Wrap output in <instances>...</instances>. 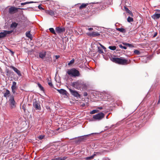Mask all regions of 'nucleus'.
Listing matches in <instances>:
<instances>
[{
  "label": "nucleus",
  "mask_w": 160,
  "mask_h": 160,
  "mask_svg": "<svg viewBox=\"0 0 160 160\" xmlns=\"http://www.w3.org/2000/svg\"><path fill=\"white\" fill-rule=\"evenodd\" d=\"M112 61L116 63L126 65L130 63V60L129 61L127 59L121 58H112Z\"/></svg>",
  "instance_id": "1"
},
{
  "label": "nucleus",
  "mask_w": 160,
  "mask_h": 160,
  "mask_svg": "<svg viewBox=\"0 0 160 160\" xmlns=\"http://www.w3.org/2000/svg\"><path fill=\"white\" fill-rule=\"evenodd\" d=\"M56 90L62 97L65 98H69V94L66 90L62 89Z\"/></svg>",
  "instance_id": "2"
},
{
  "label": "nucleus",
  "mask_w": 160,
  "mask_h": 160,
  "mask_svg": "<svg viewBox=\"0 0 160 160\" xmlns=\"http://www.w3.org/2000/svg\"><path fill=\"white\" fill-rule=\"evenodd\" d=\"M105 116V114L102 112H99L93 116V118L94 120L100 121Z\"/></svg>",
  "instance_id": "3"
},
{
  "label": "nucleus",
  "mask_w": 160,
  "mask_h": 160,
  "mask_svg": "<svg viewBox=\"0 0 160 160\" xmlns=\"http://www.w3.org/2000/svg\"><path fill=\"white\" fill-rule=\"evenodd\" d=\"M80 76L79 71L75 68L71 69V76L73 77H78Z\"/></svg>",
  "instance_id": "4"
},
{
  "label": "nucleus",
  "mask_w": 160,
  "mask_h": 160,
  "mask_svg": "<svg viewBox=\"0 0 160 160\" xmlns=\"http://www.w3.org/2000/svg\"><path fill=\"white\" fill-rule=\"evenodd\" d=\"M8 102L11 108L12 109L15 108L16 102L14 100V97L13 96H11L10 97Z\"/></svg>",
  "instance_id": "5"
},
{
  "label": "nucleus",
  "mask_w": 160,
  "mask_h": 160,
  "mask_svg": "<svg viewBox=\"0 0 160 160\" xmlns=\"http://www.w3.org/2000/svg\"><path fill=\"white\" fill-rule=\"evenodd\" d=\"M81 83H82L81 80H78L72 83V85L75 88L78 89H80V88Z\"/></svg>",
  "instance_id": "6"
},
{
  "label": "nucleus",
  "mask_w": 160,
  "mask_h": 160,
  "mask_svg": "<svg viewBox=\"0 0 160 160\" xmlns=\"http://www.w3.org/2000/svg\"><path fill=\"white\" fill-rule=\"evenodd\" d=\"M12 32L11 31H3L0 32V38L4 37L7 35L9 34Z\"/></svg>",
  "instance_id": "7"
},
{
  "label": "nucleus",
  "mask_w": 160,
  "mask_h": 160,
  "mask_svg": "<svg viewBox=\"0 0 160 160\" xmlns=\"http://www.w3.org/2000/svg\"><path fill=\"white\" fill-rule=\"evenodd\" d=\"M87 34L88 36L92 37L99 36L100 35V34L98 32H88L87 33Z\"/></svg>",
  "instance_id": "8"
},
{
  "label": "nucleus",
  "mask_w": 160,
  "mask_h": 160,
  "mask_svg": "<svg viewBox=\"0 0 160 160\" xmlns=\"http://www.w3.org/2000/svg\"><path fill=\"white\" fill-rule=\"evenodd\" d=\"M33 106L37 110H40L41 109L40 105L39 102L35 100L33 102Z\"/></svg>",
  "instance_id": "9"
},
{
  "label": "nucleus",
  "mask_w": 160,
  "mask_h": 160,
  "mask_svg": "<svg viewBox=\"0 0 160 160\" xmlns=\"http://www.w3.org/2000/svg\"><path fill=\"white\" fill-rule=\"evenodd\" d=\"M88 87V84L85 83L82 80V83H81V86L80 90H84L87 89Z\"/></svg>",
  "instance_id": "10"
},
{
  "label": "nucleus",
  "mask_w": 160,
  "mask_h": 160,
  "mask_svg": "<svg viewBox=\"0 0 160 160\" xmlns=\"http://www.w3.org/2000/svg\"><path fill=\"white\" fill-rule=\"evenodd\" d=\"M158 13L156 12L152 16V18L154 19H158L160 18V10H158Z\"/></svg>",
  "instance_id": "11"
},
{
  "label": "nucleus",
  "mask_w": 160,
  "mask_h": 160,
  "mask_svg": "<svg viewBox=\"0 0 160 160\" xmlns=\"http://www.w3.org/2000/svg\"><path fill=\"white\" fill-rule=\"evenodd\" d=\"M56 32L58 33H61L65 31L64 28L61 27H57L55 29Z\"/></svg>",
  "instance_id": "12"
},
{
  "label": "nucleus",
  "mask_w": 160,
  "mask_h": 160,
  "mask_svg": "<svg viewBox=\"0 0 160 160\" xmlns=\"http://www.w3.org/2000/svg\"><path fill=\"white\" fill-rule=\"evenodd\" d=\"M18 8L15 7H11L9 9V12L10 13H13L17 12Z\"/></svg>",
  "instance_id": "13"
},
{
  "label": "nucleus",
  "mask_w": 160,
  "mask_h": 160,
  "mask_svg": "<svg viewBox=\"0 0 160 160\" xmlns=\"http://www.w3.org/2000/svg\"><path fill=\"white\" fill-rule=\"evenodd\" d=\"M12 92L14 93L15 92V89L17 88L16 82H12V85L11 87Z\"/></svg>",
  "instance_id": "14"
},
{
  "label": "nucleus",
  "mask_w": 160,
  "mask_h": 160,
  "mask_svg": "<svg viewBox=\"0 0 160 160\" xmlns=\"http://www.w3.org/2000/svg\"><path fill=\"white\" fill-rule=\"evenodd\" d=\"M10 68H12L13 70L17 74L18 76H21L20 72L19 70L18 69L14 67L13 66H11Z\"/></svg>",
  "instance_id": "15"
},
{
  "label": "nucleus",
  "mask_w": 160,
  "mask_h": 160,
  "mask_svg": "<svg viewBox=\"0 0 160 160\" xmlns=\"http://www.w3.org/2000/svg\"><path fill=\"white\" fill-rule=\"evenodd\" d=\"M71 93H72V95L77 98H79L80 97V95L77 91L71 89Z\"/></svg>",
  "instance_id": "16"
},
{
  "label": "nucleus",
  "mask_w": 160,
  "mask_h": 160,
  "mask_svg": "<svg viewBox=\"0 0 160 160\" xmlns=\"http://www.w3.org/2000/svg\"><path fill=\"white\" fill-rule=\"evenodd\" d=\"M46 55V52H42L39 53V57L41 58H43L45 57Z\"/></svg>",
  "instance_id": "17"
},
{
  "label": "nucleus",
  "mask_w": 160,
  "mask_h": 160,
  "mask_svg": "<svg viewBox=\"0 0 160 160\" xmlns=\"http://www.w3.org/2000/svg\"><path fill=\"white\" fill-rule=\"evenodd\" d=\"M10 93V91L8 89H7L6 90L5 92L4 93V96L6 98H7L8 97H9Z\"/></svg>",
  "instance_id": "18"
},
{
  "label": "nucleus",
  "mask_w": 160,
  "mask_h": 160,
  "mask_svg": "<svg viewBox=\"0 0 160 160\" xmlns=\"http://www.w3.org/2000/svg\"><path fill=\"white\" fill-rule=\"evenodd\" d=\"M125 9L127 12L131 16L133 17V14L131 11L129 10V9L127 7H125Z\"/></svg>",
  "instance_id": "19"
},
{
  "label": "nucleus",
  "mask_w": 160,
  "mask_h": 160,
  "mask_svg": "<svg viewBox=\"0 0 160 160\" xmlns=\"http://www.w3.org/2000/svg\"><path fill=\"white\" fill-rule=\"evenodd\" d=\"M26 36L30 38V39H31L32 38V35L30 33V31H28V32H26Z\"/></svg>",
  "instance_id": "20"
},
{
  "label": "nucleus",
  "mask_w": 160,
  "mask_h": 160,
  "mask_svg": "<svg viewBox=\"0 0 160 160\" xmlns=\"http://www.w3.org/2000/svg\"><path fill=\"white\" fill-rule=\"evenodd\" d=\"M67 158V157H63L57 158L55 159V160H66Z\"/></svg>",
  "instance_id": "21"
},
{
  "label": "nucleus",
  "mask_w": 160,
  "mask_h": 160,
  "mask_svg": "<svg viewBox=\"0 0 160 160\" xmlns=\"http://www.w3.org/2000/svg\"><path fill=\"white\" fill-rule=\"evenodd\" d=\"M18 25V24L15 22H12L11 25V27L12 28H15Z\"/></svg>",
  "instance_id": "22"
},
{
  "label": "nucleus",
  "mask_w": 160,
  "mask_h": 160,
  "mask_svg": "<svg viewBox=\"0 0 160 160\" xmlns=\"http://www.w3.org/2000/svg\"><path fill=\"white\" fill-rule=\"evenodd\" d=\"M98 52L99 53H103V51L102 49V48L99 47H98Z\"/></svg>",
  "instance_id": "23"
},
{
  "label": "nucleus",
  "mask_w": 160,
  "mask_h": 160,
  "mask_svg": "<svg viewBox=\"0 0 160 160\" xmlns=\"http://www.w3.org/2000/svg\"><path fill=\"white\" fill-rule=\"evenodd\" d=\"M116 29L118 31H119L122 32H125V29H124V28H117Z\"/></svg>",
  "instance_id": "24"
},
{
  "label": "nucleus",
  "mask_w": 160,
  "mask_h": 160,
  "mask_svg": "<svg viewBox=\"0 0 160 160\" xmlns=\"http://www.w3.org/2000/svg\"><path fill=\"white\" fill-rule=\"evenodd\" d=\"M133 19L132 18L128 17L127 18V21L128 22H133Z\"/></svg>",
  "instance_id": "25"
},
{
  "label": "nucleus",
  "mask_w": 160,
  "mask_h": 160,
  "mask_svg": "<svg viewBox=\"0 0 160 160\" xmlns=\"http://www.w3.org/2000/svg\"><path fill=\"white\" fill-rule=\"evenodd\" d=\"M35 2H32V1H30V2H23V3H21V5H25L26 4H29V3H34Z\"/></svg>",
  "instance_id": "26"
},
{
  "label": "nucleus",
  "mask_w": 160,
  "mask_h": 160,
  "mask_svg": "<svg viewBox=\"0 0 160 160\" xmlns=\"http://www.w3.org/2000/svg\"><path fill=\"white\" fill-rule=\"evenodd\" d=\"M108 48L110 50H114L116 49V47L115 46H110Z\"/></svg>",
  "instance_id": "27"
},
{
  "label": "nucleus",
  "mask_w": 160,
  "mask_h": 160,
  "mask_svg": "<svg viewBox=\"0 0 160 160\" xmlns=\"http://www.w3.org/2000/svg\"><path fill=\"white\" fill-rule=\"evenodd\" d=\"M49 30L50 32H52V33L55 35L56 34V33L55 32V31L54 29L53 28H50L49 29Z\"/></svg>",
  "instance_id": "28"
},
{
  "label": "nucleus",
  "mask_w": 160,
  "mask_h": 160,
  "mask_svg": "<svg viewBox=\"0 0 160 160\" xmlns=\"http://www.w3.org/2000/svg\"><path fill=\"white\" fill-rule=\"evenodd\" d=\"M62 131V128H59L57 129V131L55 133H58Z\"/></svg>",
  "instance_id": "29"
},
{
  "label": "nucleus",
  "mask_w": 160,
  "mask_h": 160,
  "mask_svg": "<svg viewBox=\"0 0 160 160\" xmlns=\"http://www.w3.org/2000/svg\"><path fill=\"white\" fill-rule=\"evenodd\" d=\"M88 5V4L82 3L79 7L80 9L85 8Z\"/></svg>",
  "instance_id": "30"
},
{
  "label": "nucleus",
  "mask_w": 160,
  "mask_h": 160,
  "mask_svg": "<svg viewBox=\"0 0 160 160\" xmlns=\"http://www.w3.org/2000/svg\"><path fill=\"white\" fill-rule=\"evenodd\" d=\"M38 85L40 89L42 91H44V89L43 87L42 86V85L39 83H38Z\"/></svg>",
  "instance_id": "31"
},
{
  "label": "nucleus",
  "mask_w": 160,
  "mask_h": 160,
  "mask_svg": "<svg viewBox=\"0 0 160 160\" xmlns=\"http://www.w3.org/2000/svg\"><path fill=\"white\" fill-rule=\"evenodd\" d=\"M48 83L50 86L51 87H53V85L52 83L50 81H49V80L48 79Z\"/></svg>",
  "instance_id": "32"
},
{
  "label": "nucleus",
  "mask_w": 160,
  "mask_h": 160,
  "mask_svg": "<svg viewBox=\"0 0 160 160\" xmlns=\"http://www.w3.org/2000/svg\"><path fill=\"white\" fill-rule=\"evenodd\" d=\"M119 47L121 48H123L124 49H127V47L125 46H123L121 44H119L118 45Z\"/></svg>",
  "instance_id": "33"
},
{
  "label": "nucleus",
  "mask_w": 160,
  "mask_h": 160,
  "mask_svg": "<svg viewBox=\"0 0 160 160\" xmlns=\"http://www.w3.org/2000/svg\"><path fill=\"white\" fill-rule=\"evenodd\" d=\"M134 53L136 55H139L140 54V52L138 50H135L134 51Z\"/></svg>",
  "instance_id": "34"
},
{
  "label": "nucleus",
  "mask_w": 160,
  "mask_h": 160,
  "mask_svg": "<svg viewBox=\"0 0 160 160\" xmlns=\"http://www.w3.org/2000/svg\"><path fill=\"white\" fill-rule=\"evenodd\" d=\"M60 57L59 55H55L54 56V58H55V59L54 60V61L55 62L56 61V60L58 59Z\"/></svg>",
  "instance_id": "35"
},
{
  "label": "nucleus",
  "mask_w": 160,
  "mask_h": 160,
  "mask_svg": "<svg viewBox=\"0 0 160 160\" xmlns=\"http://www.w3.org/2000/svg\"><path fill=\"white\" fill-rule=\"evenodd\" d=\"M97 110H92V111L90 113L91 114H94L96 112H97Z\"/></svg>",
  "instance_id": "36"
},
{
  "label": "nucleus",
  "mask_w": 160,
  "mask_h": 160,
  "mask_svg": "<svg viewBox=\"0 0 160 160\" xmlns=\"http://www.w3.org/2000/svg\"><path fill=\"white\" fill-rule=\"evenodd\" d=\"M44 136H43V135H40L39 137H38V138H39V139H42L43 138H44Z\"/></svg>",
  "instance_id": "37"
},
{
  "label": "nucleus",
  "mask_w": 160,
  "mask_h": 160,
  "mask_svg": "<svg viewBox=\"0 0 160 160\" xmlns=\"http://www.w3.org/2000/svg\"><path fill=\"white\" fill-rule=\"evenodd\" d=\"M93 156L88 157L87 158V159H88V160H90V159H92L93 158Z\"/></svg>",
  "instance_id": "38"
},
{
  "label": "nucleus",
  "mask_w": 160,
  "mask_h": 160,
  "mask_svg": "<svg viewBox=\"0 0 160 160\" xmlns=\"http://www.w3.org/2000/svg\"><path fill=\"white\" fill-rule=\"evenodd\" d=\"M99 45L101 46V48H102L103 49H106V48L103 45H102L100 43H99Z\"/></svg>",
  "instance_id": "39"
},
{
  "label": "nucleus",
  "mask_w": 160,
  "mask_h": 160,
  "mask_svg": "<svg viewBox=\"0 0 160 160\" xmlns=\"http://www.w3.org/2000/svg\"><path fill=\"white\" fill-rule=\"evenodd\" d=\"M74 61L75 60L74 59H72V60H71V65L72 64L74 63Z\"/></svg>",
  "instance_id": "40"
},
{
  "label": "nucleus",
  "mask_w": 160,
  "mask_h": 160,
  "mask_svg": "<svg viewBox=\"0 0 160 160\" xmlns=\"http://www.w3.org/2000/svg\"><path fill=\"white\" fill-rule=\"evenodd\" d=\"M86 105L85 103H81V106H82V107H84Z\"/></svg>",
  "instance_id": "41"
},
{
  "label": "nucleus",
  "mask_w": 160,
  "mask_h": 160,
  "mask_svg": "<svg viewBox=\"0 0 160 160\" xmlns=\"http://www.w3.org/2000/svg\"><path fill=\"white\" fill-rule=\"evenodd\" d=\"M38 8L40 9H43V8L40 5L38 6Z\"/></svg>",
  "instance_id": "42"
},
{
  "label": "nucleus",
  "mask_w": 160,
  "mask_h": 160,
  "mask_svg": "<svg viewBox=\"0 0 160 160\" xmlns=\"http://www.w3.org/2000/svg\"><path fill=\"white\" fill-rule=\"evenodd\" d=\"M83 95L84 96H86L88 95V93L86 92H84Z\"/></svg>",
  "instance_id": "43"
},
{
  "label": "nucleus",
  "mask_w": 160,
  "mask_h": 160,
  "mask_svg": "<svg viewBox=\"0 0 160 160\" xmlns=\"http://www.w3.org/2000/svg\"><path fill=\"white\" fill-rule=\"evenodd\" d=\"M67 73L69 75H70V70H68L67 71Z\"/></svg>",
  "instance_id": "44"
},
{
  "label": "nucleus",
  "mask_w": 160,
  "mask_h": 160,
  "mask_svg": "<svg viewBox=\"0 0 160 160\" xmlns=\"http://www.w3.org/2000/svg\"><path fill=\"white\" fill-rule=\"evenodd\" d=\"M88 30L89 31L92 30H93V28H88Z\"/></svg>",
  "instance_id": "45"
},
{
  "label": "nucleus",
  "mask_w": 160,
  "mask_h": 160,
  "mask_svg": "<svg viewBox=\"0 0 160 160\" xmlns=\"http://www.w3.org/2000/svg\"><path fill=\"white\" fill-rule=\"evenodd\" d=\"M127 45V46H128L129 47H130L131 46V45L129 43H128L126 44Z\"/></svg>",
  "instance_id": "46"
},
{
  "label": "nucleus",
  "mask_w": 160,
  "mask_h": 160,
  "mask_svg": "<svg viewBox=\"0 0 160 160\" xmlns=\"http://www.w3.org/2000/svg\"><path fill=\"white\" fill-rule=\"evenodd\" d=\"M122 43L123 45H127L126 44H127V43Z\"/></svg>",
  "instance_id": "47"
},
{
  "label": "nucleus",
  "mask_w": 160,
  "mask_h": 160,
  "mask_svg": "<svg viewBox=\"0 0 160 160\" xmlns=\"http://www.w3.org/2000/svg\"><path fill=\"white\" fill-rule=\"evenodd\" d=\"M157 33H155V34H154V35L153 37H155L157 35Z\"/></svg>",
  "instance_id": "48"
},
{
  "label": "nucleus",
  "mask_w": 160,
  "mask_h": 160,
  "mask_svg": "<svg viewBox=\"0 0 160 160\" xmlns=\"http://www.w3.org/2000/svg\"><path fill=\"white\" fill-rule=\"evenodd\" d=\"M100 109H102V107H99L98 108Z\"/></svg>",
  "instance_id": "49"
},
{
  "label": "nucleus",
  "mask_w": 160,
  "mask_h": 160,
  "mask_svg": "<svg viewBox=\"0 0 160 160\" xmlns=\"http://www.w3.org/2000/svg\"><path fill=\"white\" fill-rule=\"evenodd\" d=\"M11 53H12V54H14V52H13V51H11Z\"/></svg>",
  "instance_id": "50"
},
{
  "label": "nucleus",
  "mask_w": 160,
  "mask_h": 160,
  "mask_svg": "<svg viewBox=\"0 0 160 160\" xmlns=\"http://www.w3.org/2000/svg\"><path fill=\"white\" fill-rule=\"evenodd\" d=\"M10 145H11L12 146V143H10Z\"/></svg>",
  "instance_id": "51"
},
{
  "label": "nucleus",
  "mask_w": 160,
  "mask_h": 160,
  "mask_svg": "<svg viewBox=\"0 0 160 160\" xmlns=\"http://www.w3.org/2000/svg\"><path fill=\"white\" fill-rule=\"evenodd\" d=\"M68 64L69 65H70V62H68Z\"/></svg>",
  "instance_id": "52"
},
{
  "label": "nucleus",
  "mask_w": 160,
  "mask_h": 160,
  "mask_svg": "<svg viewBox=\"0 0 160 160\" xmlns=\"http://www.w3.org/2000/svg\"><path fill=\"white\" fill-rule=\"evenodd\" d=\"M108 115H107V116H106V118L107 119H108Z\"/></svg>",
  "instance_id": "53"
},
{
  "label": "nucleus",
  "mask_w": 160,
  "mask_h": 160,
  "mask_svg": "<svg viewBox=\"0 0 160 160\" xmlns=\"http://www.w3.org/2000/svg\"><path fill=\"white\" fill-rule=\"evenodd\" d=\"M106 160H109V159L108 158H107L106 159Z\"/></svg>",
  "instance_id": "54"
},
{
  "label": "nucleus",
  "mask_w": 160,
  "mask_h": 160,
  "mask_svg": "<svg viewBox=\"0 0 160 160\" xmlns=\"http://www.w3.org/2000/svg\"><path fill=\"white\" fill-rule=\"evenodd\" d=\"M68 22H67V24H68Z\"/></svg>",
  "instance_id": "55"
}]
</instances>
